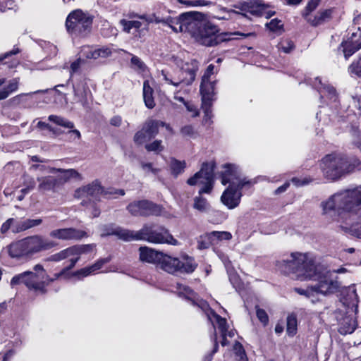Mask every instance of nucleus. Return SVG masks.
I'll return each instance as SVG.
<instances>
[{"instance_id":"864d4df0","label":"nucleus","mask_w":361,"mask_h":361,"mask_svg":"<svg viewBox=\"0 0 361 361\" xmlns=\"http://www.w3.org/2000/svg\"><path fill=\"white\" fill-rule=\"evenodd\" d=\"M180 4L190 6H205L212 4L211 1L206 0H178Z\"/></svg>"},{"instance_id":"ea45409f","label":"nucleus","mask_w":361,"mask_h":361,"mask_svg":"<svg viewBox=\"0 0 361 361\" xmlns=\"http://www.w3.org/2000/svg\"><path fill=\"white\" fill-rule=\"evenodd\" d=\"M169 167L171 174L176 177L184 172L186 167V162L171 158L169 162Z\"/></svg>"},{"instance_id":"423d86ee","label":"nucleus","mask_w":361,"mask_h":361,"mask_svg":"<svg viewBox=\"0 0 361 361\" xmlns=\"http://www.w3.org/2000/svg\"><path fill=\"white\" fill-rule=\"evenodd\" d=\"M56 243L39 235L27 237L11 243L8 247L9 256L15 259L29 258L32 255L51 249Z\"/></svg>"},{"instance_id":"e2e57ef3","label":"nucleus","mask_w":361,"mask_h":361,"mask_svg":"<svg viewBox=\"0 0 361 361\" xmlns=\"http://www.w3.org/2000/svg\"><path fill=\"white\" fill-rule=\"evenodd\" d=\"M256 314H257V317L259 319V320L264 325L267 324V323L269 322V317H268V315H267V312L264 310L260 309V308H257Z\"/></svg>"},{"instance_id":"5fc2aeb1","label":"nucleus","mask_w":361,"mask_h":361,"mask_svg":"<svg viewBox=\"0 0 361 361\" xmlns=\"http://www.w3.org/2000/svg\"><path fill=\"white\" fill-rule=\"evenodd\" d=\"M36 185L35 179L32 177L27 176L24 180V188L21 190V192L24 194H27L32 190Z\"/></svg>"},{"instance_id":"c9c22d12","label":"nucleus","mask_w":361,"mask_h":361,"mask_svg":"<svg viewBox=\"0 0 361 361\" xmlns=\"http://www.w3.org/2000/svg\"><path fill=\"white\" fill-rule=\"evenodd\" d=\"M343 303L347 306L357 307L358 295L354 285L347 287L343 292Z\"/></svg>"},{"instance_id":"f3484780","label":"nucleus","mask_w":361,"mask_h":361,"mask_svg":"<svg viewBox=\"0 0 361 361\" xmlns=\"http://www.w3.org/2000/svg\"><path fill=\"white\" fill-rule=\"evenodd\" d=\"M312 85L317 90L322 102H324L327 105L333 104L336 105L338 102V95L334 86L326 82H322L319 78H315Z\"/></svg>"},{"instance_id":"7ed1b4c3","label":"nucleus","mask_w":361,"mask_h":361,"mask_svg":"<svg viewBox=\"0 0 361 361\" xmlns=\"http://www.w3.org/2000/svg\"><path fill=\"white\" fill-rule=\"evenodd\" d=\"M320 167L328 180H335L345 173L361 170V161L355 157L348 158L341 153H332L322 159Z\"/></svg>"},{"instance_id":"7c9ffc66","label":"nucleus","mask_w":361,"mask_h":361,"mask_svg":"<svg viewBox=\"0 0 361 361\" xmlns=\"http://www.w3.org/2000/svg\"><path fill=\"white\" fill-rule=\"evenodd\" d=\"M20 51L18 47H13L12 50L1 54L0 64H1V66H6L9 69L16 68L20 63V60L16 56L19 54Z\"/></svg>"},{"instance_id":"39448f33","label":"nucleus","mask_w":361,"mask_h":361,"mask_svg":"<svg viewBox=\"0 0 361 361\" xmlns=\"http://www.w3.org/2000/svg\"><path fill=\"white\" fill-rule=\"evenodd\" d=\"M276 267L283 274H295L301 280L311 279L316 276L314 262L305 253L293 252L288 258L278 261Z\"/></svg>"},{"instance_id":"3c124183","label":"nucleus","mask_w":361,"mask_h":361,"mask_svg":"<svg viewBox=\"0 0 361 361\" xmlns=\"http://www.w3.org/2000/svg\"><path fill=\"white\" fill-rule=\"evenodd\" d=\"M349 72L352 75L361 78V56L355 61L349 67Z\"/></svg>"},{"instance_id":"69168bd1","label":"nucleus","mask_w":361,"mask_h":361,"mask_svg":"<svg viewBox=\"0 0 361 361\" xmlns=\"http://www.w3.org/2000/svg\"><path fill=\"white\" fill-rule=\"evenodd\" d=\"M215 66L213 64H210L208 66V67L207 68L202 78V81H209V80H212L211 79V76L213 75L214 73V69Z\"/></svg>"},{"instance_id":"4d7b16f0","label":"nucleus","mask_w":361,"mask_h":361,"mask_svg":"<svg viewBox=\"0 0 361 361\" xmlns=\"http://www.w3.org/2000/svg\"><path fill=\"white\" fill-rule=\"evenodd\" d=\"M18 221V220L10 218L7 219L1 226V232L2 233H6L10 228H12V231H13V225L16 224V222Z\"/></svg>"},{"instance_id":"09e8293b","label":"nucleus","mask_w":361,"mask_h":361,"mask_svg":"<svg viewBox=\"0 0 361 361\" xmlns=\"http://www.w3.org/2000/svg\"><path fill=\"white\" fill-rule=\"evenodd\" d=\"M125 191L123 189H116V188H108L105 190L104 188V192L102 193V196L106 198H116L117 195H124Z\"/></svg>"},{"instance_id":"9d476101","label":"nucleus","mask_w":361,"mask_h":361,"mask_svg":"<svg viewBox=\"0 0 361 361\" xmlns=\"http://www.w3.org/2000/svg\"><path fill=\"white\" fill-rule=\"evenodd\" d=\"M157 267L169 274H190L195 270L197 264L188 255H183L179 259L162 252Z\"/></svg>"},{"instance_id":"774afa93","label":"nucleus","mask_w":361,"mask_h":361,"mask_svg":"<svg viewBox=\"0 0 361 361\" xmlns=\"http://www.w3.org/2000/svg\"><path fill=\"white\" fill-rule=\"evenodd\" d=\"M109 123L113 126L119 127L122 123V118L120 116H114L110 119Z\"/></svg>"},{"instance_id":"13d9d810","label":"nucleus","mask_w":361,"mask_h":361,"mask_svg":"<svg viewBox=\"0 0 361 361\" xmlns=\"http://www.w3.org/2000/svg\"><path fill=\"white\" fill-rule=\"evenodd\" d=\"M180 134L184 137H192L195 135V131L192 126L187 125L181 128Z\"/></svg>"},{"instance_id":"c756f323","label":"nucleus","mask_w":361,"mask_h":361,"mask_svg":"<svg viewBox=\"0 0 361 361\" xmlns=\"http://www.w3.org/2000/svg\"><path fill=\"white\" fill-rule=\"evenodd\" d=\"M140 259L142 262L155 264L158 265L162 252L157 251L147 246L140 247L139 249Z\"/></svg>"},{"instance_id":"2eb2a0df","label":"nucleus","mask_w":361,"mask_h":361,"mask_svg":"<svg viewBox=\"0 0 361 361\" xmlns=\"http://www.w3.org/2000/svg\"><path fill=\"white\" fill-rule=\"evenodd\" d=\"M128 211L135 216H158L161 212V207L148 200L135 201L129 204Z\"/></svg>"},{"instance_id":"9b49d317","label":"nucleus","mask_w":361,"mask_h":361,"mask_svg":"<svg viewBox=\"0 0 361 361\" xmlns=\"http://www.w3.org/2000/svg\"><path fill=\"white\" fill-rule=\"evenodd\" d=\"M92 18L80 10L71 12L67 17L66 27L69 33L85 36L91 30Z\"/></svg>"},{"instance_id":"58836bf2","label":"nucleus","mask_w":361,"mask_h":361,"mask_svg":"<svg viewBox=\"0 0 361 361\" xmlns=\"http://www.w3.org/2000/svg\"><path fill=\"white\" fill-rule=\"evenodd\" d=\"M20 79L15 78L8 81L6 86L0 88V101L4 100L8 97V96L13 92L18 89Z\"/></svg>"},{"instance_id":"bb28decb","label":"nucleus","mask_w":361,"mask_h":361,"mask_svg":"<svg viewBox=\"0 0 361 361\" xmlns=\"http://www.w3.org/2000/svg\"><path fill=\"white\" fill-rule=\"evenodd\" d=\"M60 174L55 177L59 188L71 179H81L80 174L75 169H63L60 168H49V173H56Z\"/></svg>"},{"instance_id":"6e6552de","label":"nucleus","mask_w":361,"mask_h":361,"mask_svg":"<svg viewBox=\"0 0 361 361\" xmlns=\"http://www.w3.org/2000/svg\"><path fill=\"white\" fill-rule=\"evenodd\" d=\"M198 68V62L196 60H192L183 66L177 75H172L164 71L161 72V75L166 84L180 87L179 92H188L189 90L187 87L190 86L195 80Z\"/></svg>"},{"instance_id":"20e7f679","label":"nucleus","mask_w":361,"mask_h":361,"mask_svg":"<svg viewBox=\"0 0 361 361\" xmlns=\"http://www.w3.org/2000/svg\"><path fill=\"white\" fill-rule=\"evenodd\" d=\"M194 27L191 28L190 35L199 44L206 47H213L226 41V32H220L219 27L207 21L202 13L197 12L194 20Z\"/></svg>"},{"instance_id":"6e6d98bb","label":"nucleus","mask_w":361,"mask_h":361,"mask_svg":"<svg viewBox=\"0 0 361 361\" xmlns=\"http://www.w3.org/2000/svg\"><path fill=\"white\" fill-rule=\"evenodd\" d=\"M211 340L214 342V348H213V350L211 352V353L207 355L204 359H203V361H212V358H213V355L217 352L218 350V348H219V345H218V342H217V336H216V332H214V335L212 336L211 337Z\"/></svg>"},{"instance_id":"aec40b11","label":"nucleus","mask_w":361,"mask_h":361,"mask_svg":"<svg viewBox=\"0 0 361 361\" xmlns=\"http://www.w3.org/2000/svg\"><path fill=\"white\" fill-rule=\"evenodd\" d=\"M37 274L27 271L14 276L11 281V286H14L20 283H24L28 288L44 292L43 284L37 281Z\"/></svg>"},{"instance_id":"c85d7f7f","label":"nucleus","mask_w":361,"mask_h":361,"mask_svg":"<svg viewBox=\"0 0 361 361\" xmlns=\"http://www.w3.org/2000/svg\"><path fill=\"white\" fill-rule=\"evenodd\" d=\"M213 317L215 319L216 323L217 324L218 329L221 334L222 341L221 345L225 346L228 345V342L226 340V337L228 336L232 338L235 336V331L234 329L228 330V326L227 324L226 320L224 318L221 317L219 315L216 314L215 312H212Z\"/></svg>"},{"instance_id":"ddd939ff","label":"nucleus","mask_w":361,"mask_h":361,"mask_svg":"<svg viewBox=\"0 0 361 361\" xmlns=\"http://www.w3.org/2000/svg\"><path fill=\"white\" fill-rule=\"evenodd\" d=\"M255 183L246 178H241L235 165L228 164L224 166V171L221 172V183L223 185L228 183V187L249 188Z\"/></svg>"},{"instance_id":"72a5a7b5","label":"nucleus","mask_w":361,"mask_h":361,"mask_svg":"<svg viewBox=\"0 0 361 361\" xmlns=\"http://www.w3.org/2000/svg\"><path fill=\"white\" fill-rule=\"evenodd\" d=\"M42 223V219H24L18 220L13 225V232L20 233L26 230L38 226Z\"/></svg>"},{"instance_id":"f704fd0d","label":"nucleus","mask_w":361,"mask_h":361,"mask_svg":"<svg viewBox=\"0 0 361 361\" xmlns=\"http://www.w3.org/2000/svg\"><path fill=\"white\" fill-rule=\"evenodd\" d=\"M37 180L39 183L38 190L40 192L55 191L59 188L56 180L54 176H39L37 178Z\"/></svg>"},{"instance_id":"603ef678","label":"nucleus","mask_w":361,"mask_h":361,"mask_svg":"<svg viewBox=\"0 0 361 361\" xmlns=\"http://www.w3.org/2000/svg\"><path fill=\"white\" fill-rule=\"evenodd\" d=\"M145 149L148 152H154L156 153H159L164 149V146L162 145V141L156 140L154 142L147 144L145 145Z\"/></svg>"},{"instance_id":"4c0bfd02","label":"nucleus","mask_w":361,"mask_h":361,"mask_svg":"<svg viewBox=\"0 0 361 361\" xmlns=\"http://www.w3.org/2000/svg\"><path fill=\"white\" fill-rule=\"evenodd\" d=\"M154 90L150 86L148 80L143 82V99L145 106L148 109H153L155 106V102L153 97Z\"/></svg>"},{"instance_id":"a211bd4d","label":"nucleus","mask_w":361,"mask_h":361,"mask_svg":"<svg viewBox=\"0 0 361 361\" xmlns=\"http://www.w3.org/2000/svg\"><path fill=\"white\" fill-rule=\"evenodd\" d=\"M104 188L101 185V183L98 180L92 181L83 187L77 189L75 192V197L77 198H87L90 201L94 202L99 201Z\"/></svg>"},{"instance_id":"f03ea898","label":"nucleus","mask_w":361,"mask_h":361,"mask_svg":"<svg viewBox=\"0 0 361 361\" xmlns=\"http://www.w3.org/2000/svg\"><path fill=\"white\" fill-rule=\"evenodd\" d=\"M114 233L124 241L145 240L152 244L180 245L169 230L162 226L145 224L137 231L118 228Z\"/></svg>"},{"instance_id":"e433bc0d","label":"nucleus","mask_w":361,"mask_h":361,"mask_svg":"<svg viewBox=\"0 0 361 361\" xmlns=\"http://www.w3.org/2000/svg\"><path fill=\"white\" fill-rule=\"evenodd\" d=\"M333 10L326 9L319 12L314 17L308 18L307 22L312 26H317L329 20L331 17Z\"/></svg>"},{"instance_id":"c03bdc74","label":"nucleus","mask_w":361,"mask_h":361,"mask_svg":"<svg viewBox=\"0 0 361 361\" xmlns=\"http://www.w3.org/2000/svg\"><path fill=\"white\" fill-rule=\"evenodd\" d=\"M297 330V319L295 315H288L287 317L286 331L289 336H294Z\"/></svg>"},{"instance_id":"79ce46f5","label":"nucleus","mask_w":361,"mask_h":361,"mask_svg":"<svg viewBox=\"0 0 361 361\" xmlns=\"http://www.w3.org/2000/svg\"><path fill=\"white\" fill-rule=\"evenodd\" d=\"M120 25L123 27V30L127 33L130 32L133 28L135 30L140 29L142 23L137 20H127L126 19H121L119 22Z\"/></svg>"},{"instance_id":"052dcab7","label":"nucleus","mask_w":361,"mask_h":361,"mask_svg":"<svg viewBox=\"0 0 361 361\" xmlns=\"http://www.w3.org/2000/svg\"><path fill=\"white\" fill-rule=\"evenodd\" d=\"M267 27L271 31H277L282 28L283 24L281 21L275 18L272 19L269 23H267Z\"/></svg>"},{"instance_id":"cd10ccee","label":"nucleus","mask_w":361,"mask_h":361,"mask_svg":"<svg viewBox=\"0 0 361 361\" xmlns=\"http://www.w3.org/2000/svg\"><path fill=\"white\" fill-rule=\"evenodd\" d=\"M241 11L250 13L254 16H261L265 15L267 6L261 1L250 0L241 4L240 6H235Z\"/></svg>"},{"instance_id":"bf43d9fd","label":"nucleus","mask_w":361,"mask_h":361,"mask_svg":"<svg viewBox=\"0 0 361 361\" xmlns=\"http://www.w3.org/2000/svg\"><path fill=\"white\" fill-rule=\"evenodd\" d=\"M82 62H83V60L80 57L77 60H75L73 63H71V66H70V78H69V80H71L73 73H75L79 71Z\"/></svg>"},{"instance_id":"2f4dec72","label":"nucleus","mask_w":361,"mask_h":361,"mask_svg":"<svg viewBox=\"0 0 361 361\" xmlns=\"http://www.w3.org/2000/svg\"><path fill=\"white\" fill-rule=\"evenodd\" d=\"M214 80L201 82L200 90L202 95V102L212 103L214 99Z\"/></svg>"},{"instance_id":"dca6fc26","label":"nucleus","mask_w":361,"mask_h":361,"mask_svg":"<svg viewBox=\"0 0 361 361\" xmlns=\"http://www.w3.org/2000/svg\"><path fill=\"white\" fill-rule=\"evenodd\" d=\"M165 123L161 121L148 119L142 126L140 130L137 131L133 137L135 143L142 145L146 141L154 138L159 133L160 126H164Z\"/></svg>"},{"instance_id":"412c9836","label":"nucleus","mask_w":361,"mask_h":361,"mask_svg":"<svg viewBox=\"0 0 361 361\" xmlns=\"http://www.w3.org/2000/svg\"><path fill=\"white\" fill-rule=\"evenodd\" d=\"M73 100L80 104L85 109L89 108L88 96L91 91L85 78H80L73 83Z\"/></svg>"},{"instance_id":"5701e85b","label":"nucleus","mask_w":361,"mask_h":361,"mask_svg":"<svg viewBox=\"0 0 361 361\" xmlns=\"http://www.w3.org/2000/svg\"><path fill=\"white\" fill-rule=\"evenodd\" d=\"M49 235L54 238L71 240H78L87 236L86 232L75 228L55 229L50 232Z\"/></svg>"},{"instance_id":"338daca9","label":"nucleus","mask_w":361,"mask_h":361,"mask_svg":"<svg viewBox=\"0 0 361 361\" xmlns=\"http://www.w3.org/2000/svg\"><path fill=\"white\" fill-rule=\"evenodd\" d=\"M131 63L133 65L137 66L139 69L144 68L145 65H144L143 62L140 60V58H138L136 56H133L131 58Z\"/></svg>"},{"instance_id":"473e14b6","label":"nucleus","mask_w":361,"mask_h":361,"mask_svg":"<svg viewBox=\"0 0 361 361\" xmlns=\"http://www.w3.org/2000/svg\"><path fill=\"white\" fill-rule=\"evenodd\" d=\"M107 262V259H100L90 267L82 268L71 274L69 273V277L68 279H69L71 276H76L79 279L87 276L100 269L102 267V266Z\"/></svg>"},{"instance_id":"680f3d73","label":"nucleus","mask_w":361,"mask_h":361,"mask_svg":"<svg viewBox=\"0 0 361 361\" xmlns=\"http://www.w3.org/2000/svg\"><path fill=\"white\" fill-rule=\"evenodd\" d=\"M203 237H204V235H201L198 240L197 247L200 250L208 248L214 243L212 238H204Z\"/></svg>"},{"instance_id":"1a4fd4ad","label":"nucleus","mask_w":361,"mask_h":361,"mask_svg":"<svg viewBox=\"0 0 361 361\" xmlns=\"http://www.w3.org/2000/svg\"><path fill=\"white\" fill-rule=\"evenodd\" d=\"M93 249L92 245H74L63 250L58 253L54 254L47 258V261L59 262L66 258L71 257L69 259L70 264L63 269L59 273L54 274V279L59 278H68L69 270L75 265L76 262L80 259V255L83 253H87L92 251Z\"/></svg>"},{"instance_id":"4468645a","label":"nucleus","mask_w":361,"mask_h":361,"mask_svg":"<svg viewBox=\"0 0 361 361\" xmlns=\"http://www.w3.org/2000/svg\"><path fill=\"white\" fill-rule=\"evenodd\" d=\"M339 288L340 283L338 281L331 280L326 276H323L319 278L317 283L312 285L307 289L296 288L295 290L299 294L305 295H308L312 292L326 295L336 292Z\"/></svg>"},{"instance_id":"de8ad7c7","label":"nucleus","mask_w":361,"mask_h":361,"mask_svg":"<svg viewBox=\"0 0 361 361\" xmlns=\"http://www.w3.org/2000/svg\"><path fill=\"white\" fill-rule=\"evenodd\" d=\"M277 47L279 51L288 54L294 49V44L291 40L286 39L281 40Z\"/></svg>"},{"instance_id":"49530a36","label":"nucleus","mask_w":361,"mask_h":361,"mask_svg":"<svg viewBox=\"0 0 361 361\" xmlns=\"http://www.w3.org/2000/svg\"><path fill=\"white\" fill-rule=\"evenodd\" d=\"M209 205L207 203L206 199L201 197H196L194 200V208L197 210L204 212H206Z\"/></svg>"},{"instance_id":"f8f14e48","label":"nucleus","mask_w":361,"mask_h":361,"mask_svg":"<svg viewBox=\"0 0 361 361\" xmlns=\"http://www.w3.org/2000/svg\"><path fill=\"white\" fill-rule=\"evenodd\" d=\"M214 162L203 163L200 171L188 180V184L190 185H195L198 183L203 184L204 186L199 190V193H210L214 184Z\"/></svg>"},{"instance_id":"393cba45","label":"nucleus","mask_w":361,"mask_h":361,"mask_svg":"<svg viewBox=\"0 0 361 361\" xmlns=\"http://www.w3.org/2000/svg\"><path fill=\"white\" fill-rule=\"evenodd\" d=\"M48 120L58 126L70 129V130L68 131V134L70 135L69 139L71 141L75 142L80 140V132L78 130L74 129L75 125L73 122L56 115H50L48 117Z\"/></svg>"},{"instance_id":"0eeeda50","label":"nucleus","mask_w":361,"mask_h":361,"mask_svg":"<svg viewBox=\"0 0 361 361\" xmlns=\"http://www.w3.org/2000/svg\"><path fill=\"white\" fill-rule=\"evenodd\" d=\"M197 12H188L180 15L178 17L171 16L161 17L156 13L152 15H142L140 18L145 20L148 23H162L178 32H188L190 34L191 28L194 27V20Z\"/></svg>"},{"instance_id":"f257e3e1","label":"nucleus","mask_w":361,"mask_h":361,"mask_svg":"<svg viewBox=\"0 0 361 361\" xmlns=\"http://www.w3.org/2000/svg\"><path fill=\"white\" fill-rule=\"evenodd\" d=\"M323 214H326L335 209L345 214L341 217L339 228L345 233L361 239V221L353 222L361 210V185L341 190L322 203Z\"/></svg>"},{"instance_id":"a878e982","label":"nucleus","mask_w":361,"mask_h":361,"mask_svg":"<svg viewBox=\"0 0 361 361\" xmlns=\"http://www.w3.org/2000/svg\"><path fill=\"white\" fill-rule=\"evenodd\" d=\"M112 54L111 50L106 47L96 48L90 46H83L80 51V58L87 59H97L99 58H107Z\"/></svg>"},{"instance_id":"0e129e2a","label":"nucleus","mask_w":361,"mask_h":361,"mask_svg":"<svg viewBox=\"0 0 361 361\" xmlns=\"http://www.w3.org/2000/svg\"><path fill=\"white\" fill-rule=\"evenodd\" d=\"M141 167H142V170L147 173L150 172V173L156 175L160 171L159 169L154 168L151 163H143L142 162V163H141Z\"/></svg>"},{"instance_id":"37998d69","label":"nucleus","mask_w":361,"mask_h":361,"mask_svg":"<svg viewBox=\"0 0 361 361\" xmlns=\"http://www.w3.org/2000/svg\"><path fill=\"white\" fill-rule=\"evenodd\" d=\"M212 103L202 102V109L204 111L203 123L205 125H210L212 123Z\"/></svg>"},{"instance_id":"b1692460","label":"nucleus","mask_w":361,"mask_h":361,"mask_svg":"<svg viewBox=\"0 0 361 361\" xmlns=\"http://www.w3.org/2000/svg\"><path fill=\"white\" fill-rule=\"evenodd\" d=\"M176 288L178 295L190 300L192 305H197L202 310H205L208 307L207 303L204 300L200 299L197 295L188 286L177 283Z\"/></svg>"},{"instance_id":"6ab92c4d","label":"nucleus","mask_w":361,"mask_h":361,"mask_svg":"<svg viewBox=\"0 0 361 361\" xmlns=\"http://www.w3.org/2000/svg\"><path fill=\"white\" fill-rule=\"evenodd\" d=\"M357 30V32H353L350 37L343 41L338 49V52H342L345 59H348L361 48V27L360 25H358Z\"/></svg>"},{"instance_id":"8fccbe9b","label":"nucleus","mask_w":361,"mask_h":361,"mask_svg":"<svg viewBox=\"0 0 361 361\" xmlns=\"http://www.w3.org/2000/svg\"><path fill=\"white\" fill-rule=\"evenodd\" d=\"M319 0H312L307 4L306 7L305 8V10L302 13V16L305 18L307 21L308 18L312 17V16H310V13L317 8V7L319 5Z\"/></svg>"},{"instance_id":"4be33fe9","label":"nucleus","mask_w":361,"mask_h":361,"mask_svg":"<svg viewBox=\"0 0 361 361\" xmlns=\"http://www.w3.org/2000/svg\"><path fill=\"white\" fill-rule=\"evenodd\" d=\"M243 188L239 186L228 187L221 197L222 203L229 209L237 207L240 202Z\"/></svg>"},{"instance_id":"a19ab883","label":"nucleus","mask_w":361,"mask_h":361,"mask_svg":"<svg viewBox=\"0 0 361 361\" xmlns=\"http://www.w3.org/2000/svg\"><path fill=\"white\" fill-rule=\"evenodd\" d=\"M204 238H212L213 242L223 240H228L231 239L232 235L228 231H212L204 234Z\"/></svg>"},{"instance_id":"a18cd8bd","label":"nucleus","mask_w":361,"mask_h":361,"mask_svg":"<svg viewBox=\"0 0 361 361\" xmlns=\"http://www.w3.org/2000/svg\"><path fill=\"white\" fill-rule=\"evenodd\" d=\"M233 351L238 361H247L245 351L241 343L236 341L233 346Z\"/></svg>"}]
</instances>
